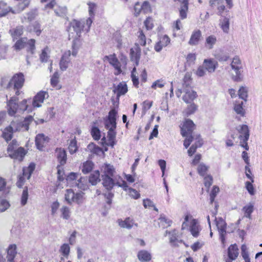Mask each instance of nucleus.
Wrapping results in <instances>:
<instances>
[{
    "label": "nucleus",
    "mask_w": 262,
    "mask_h": 262,
    "mask_svg": "<svg viewBox=\"0 0 262 262\" xmlns=\"http://www.w3.org/2000/svg\"><path fill=\"white\" fill-rule=\"evenodd\" d=\"M18 98L16 97H12L8 102V113L10 116H13L17 112L27 111L30 113L34 107L32 103H30L28 99H24L19 104L17 103Z\"/></svg>",
    "instance_id": "1"
},
{
    "label": "nucleus",
    "mask_w": 262,
    "mask_h": 262,
    "mask_svg": "<svg viewBox=\"0 0 262 262\" xmlns=\"http://www.w3.org/2000/svg\"><path fill=\"white\" fill-rule=\"evenodd\" d=\"M195 128L193 122L189 119H186L181 127V134L185 139L184 141V146L187 148L193 140L194 137L192 136L193 131Z\"/></svg>",
    "instance_id": "2"
},
{
    "label": "nucleus",
    "mask_w": 262,
    "mask_h": 262,
    "mask_svg": "<svg viewBox=\"0 0 262 262\" xmlns=\"http://www.w3.org/2000/svg\"><path fill=\"white\" fill-rule=\"evenodd\" d=\"M27 41V38L26 37L21 38L18 39L15 42L14 48L15 50H20L27 46V52H30L31 54H33L35 49V40L34 39H31L29 40L28 42Z\"/></svg>",
    "instance_id": "3"
},
{
    "label": "nucleus",
    "mask_w": 262,
    "mask_h": 262,
    "mask_svg": "<svg viewBox=\"0 0 262 262\" xmlns=\"http://www.w3.org/2000/svg\"><path fill=\"white\" fill-rule=\"evenodd\" d=\"M25 82L24 76L22 73L14 75L9 82L7 88L13 87L14 89H20L22 88Z\"/></svg>",
    "instance_id": "4"
},
{
    "label": "nucleus",
    "mask_w": 262,
    "mask_h": 262,
    "mask_svg": "<svg viewBox=\"0 0 262 262\" xmlns=\"http://www.w3.org/2000/svg\"><path fill=\"white\" fill-rule=\"evenodd\" d=\"M239 133L241 134L239 136L241 143H243V144H241V146L246 150H248L249 146L248 145L247 141L249 138V130L248 126L247 125H242L239 130Z\"/></svg>",
    "instance_id": "5"
},
{
    "label": "nucleus",
    "mask_w": 262,
    "mask_h": 262,
    "mask_svg": "<svg viewBox=\"0 0 262 262\" xmlns=\"http://www.w3.org/2000/svg\"><path fill=\"white\" fill-rule=\"evenodd\" d=\"M215 221H216V225L219 230L220 238L222 243L224 245L225 243V235L226 234V223L222 217L219 219L215 217Z\"/></svg>",
    "instance_id": "6"
},
{
    "label": "nucleus",
    "mask_w": 262,
    "mask_h": 262,
    "mask_svg": "<svg viewBox=\"0 0 262 262\" xmlns=\"http://www.w3.org/2000/svg\"><path fill=\"white\" fill-rule=\"evenodd\" d=\"M46 96H49L48 93L45 91H40L35 96L33 100L29 99V103H32L34 107H39L41 106L40 103L43 102Z\"/></svg>",
    "instance_id": "7"
},
{
    "label": "nucleus",
    "mask_w": 262,
    "mask_h": 262,
    "mask_svg": "<svg viewBox=\"0 0 262 262\" xmlns=\"http://www.w3.org/2000/svg\"><path fill=\"white\" fill-rule=\"evenodd\" d=\"M84 25L81 21L74 19L71 22L70 26L68 29V31L72 34L73 32L72 31L73 30L76 33V36L79 37L80 35L81 31Z\"/></svg>",
    "instance_id": "8"
},
{
    "label": "nucleus",
    "mask_w": 262,
    "mask_h": 262,
    "mask_svg": "<svg viewBox=\"0 0 262 262\" xmlns=\"http://www.w3.org/2000/svg\"><path fill=\"white\" fill-rule=\"evenodd\" d=\"M50 139L43 134H38L35 137V145L39 150H42L45 145L49 142Z\"/></svg>",
    "instance_id": "9"
},
{
    "label": "nucleus",
    "mask_w": 262,
    "mask_h": 262,
    "mask_svg": "<svg viewBox=\"0 0 262 262\" xmlns=\"http://www.w3.org/2000/svg\"><path fill=\"white\" fill-rule=\"evenodd\" d=\"M141 50L138 45L130 49V58L132 61L135 62V66H138L139 63V60L141 56Z\"/></svg>",
    "instance_id": "10"
},
{
    "label": "nucleus",
    "mask_w": 262,
    "mask_h": 262,
    "mask_svg": "<svg viewBox=\"0 0 262 262\" xmlns=\"http://www.w3.org/2000/svg\"><path fill=\"white\" fill-rule=\"evenodd\" d=\"M105 58L107 59L109 63L117 71V73H115V75H118L122 72L120 63L115 54L105 56Z\"/></svg>",
    "instance_id": "11"
},
{
    "label": "nucleus",
    "mask_w": 262,
    "mask_h": 262,
    "mask_svg": "<svg viewBox=\"0 0 262 262\" xmlns=\"http://www.w3.org/2000/svg\"><path fill=\"white\" fill-rule=\"evenodd\" d=\"M183 91L185 93L183 96V100L187 103H191L198 96L196 92L191 89H186Z\"/></svg>",
    "instance_id": "12"
},
{
    "label": "nucleus",
    "mask_w": 262,
    "mask_h": 262,
    "mask_svg": "<svg viewBox=\"0 0 262 262\" xmlns=\"http://www.w3.org/2000/svg\"><path fill=\"white\" fill-rule=\"evenodd\" d=\"M70 51L65 52L62 55L59 62L60 69L61 71H66L68 68L69 63L70 62Z\"/></svg>",
    "instance_id": "13"
},
{
    "label": "nucleus",
    "mask_w": 262,
    "mask_h": 262,
    "mask_svg": "<svg viewBox=\"0 0 262 262\" xmlns=\"http://www.w3.org/2000/svg\"><path fill=\"white\" fill-rule=\"evenodd\" d=\"M114 93H117V105L119 104V97L121 95L125 94L127 92V87L126 83L120 82L113 90Z\"/></svg>",
    "instance_id": "14"
},
{
    "label": "nucleus",
    "mask_w": 262,
    "mask_h": 262,
    "mask_svg": "<svg viewBox=\"0 0 262 262\" xmlns=\"http://www.w3.org/2000/svg\"><path fill=\"white\" fill-rule=\"evenodd\" d=\"M55 155L60 165H63L67 162V153L62 148H57L55 150Z\"/></svg>",
    "instance_id": "15"
},
{
    "label": "nucleus",
    "mask_w": 262,
    "mask_h": 262,
    "mask_svg": "<svg viewBox=\"0 0 262 262\" xmlns=\"http://www.w3.org/2000/svg\"><path fill=\"white\" fill-rule=\"evenodd\" d=\"M33 121V117L32 116L30 115L26 117L23 121L18 124L17 130L28 131L29 129V125Z\"/></svg>",
    "instance_id": "16"
},
{
    "label": "nucleus",
    "mask_w": 262,
    "mask_h": 262,
    "mask_svg": "<svg viewBox=\"0 0 262 262\" xmlns=\"http://www.w3.org/2000/svg\"><path fill=\"white\" fill-rule=\"evenodd\" d=\"M202 37V32L200 30H196L193 31L190 38L188 41V44L190 46H196L199 44L201 37Z\"/></svg>",
    "instance_id": "17"
},
{
    "label": "nucleus",
    "mask_w": 262,
    "mask_h": 262,
    "mask_svg": "<svg viewBox=\"0 0 262 262\" xmlns=\"http://www.w3.org/2000/svg\"><path fill=\"white\" fill-rule=\"evenodd\" d=\"M16 248L15 244H11L8 247L7 258L9 262H13L17 254Z\"/></svg>",
    "instance_id": "18"
},
{
    "label": "nucleus",
    "mask_w": 262,
    "mask_h": 262,
    "mask_svg": "<svg viewBox=\"0 0 262 262\" xmlns=\"http://www.w3.org/2000/svg\"><path fill=\"white\" fill-rule=\"evenodd\" d=\"M232 69L234 71L235 75H232V79L235 82H240L243 80L242 74V66H231Z\"/></svg>",
    "instance_id": "19"
},
{
    "label": "nucleus",
    "mask_w": 262,
    "mask_h": 262,
    "mask_svg": "<svg viewBox=\"0 0 262 262\" xmlns=\"http://www.w3.org/2000/svg\"><path fill=\"white\" fill-rule=\"evenodd\" d=\"M26 155L25 149L22 147H19L16 150L10 154L9 156L14 159L21 160Z\"/></svg>",
    "instance_id": "20"
},
{
    "label": "nucleus",
    "mask_w": 262,
    "mask_h": 262,
    "mask_svg": "<svg viewBox=\"0 0 262 262\" xmlns=\"http://www.w3.org/2000/svg\"><path fill=\"white\" fill-rule=\"evenodd\" d=\"M102 184L108 191L111 190L116 184L114 180L109 176L104 175L102 176Z\"/></svg>",
    "instance_id": "21"
},
{
    "label": "nucleus",
    "mask_w": 262,
    "mask_h": 262,
    "mask_svg": "<svg viewBox=\"0 0 262 262\" xmlns=\"http://www.w3.org/2000/svg\"><path fill=\"white\" fill-rule=\"evenodd\" d=\"M204 67L210 73L214 72L217 66V62L213 61L211 59H205L203 62Z\"/></svg>",
    "instance_id": "22"
},
{
    "label": "nucleus",
    "mask_w": 262,
    "mask_h": 262,
    "mask_svg": "<svg viewBox=\"0 0 262 262\" xmlns=\"http://www.w3.org/2000/svg\"><path fill=\"white\" fill-rule=\"evenodd\" d=\"M238 255V249L236 244L231 245L228 249V257L235 259Z\"/></svg>",
    "instance_id": "23"
},
{
    "label": "nucleus",
    "mask_w": 262,
    "mask_h": 262,
    "mask_svg": "<svg viewBox=\"0 0 262 262\" xmlns=\"http://www.w3.org/2000/svg\"><path fill=\"white\" fill-rule=\"evenodd\" d=\"M137 256L139 260L141 262L149 261L151 259V255L150 253L147 251L144 250L139 251Z\"/></svg>",
    "instance_id": "24"
},
{
    "label": "nucleus",
    "mask_w": 262,
    "mask_h": 262,
    "mask_svg": "<svg viewBox=\"0 0 262 262\" xmlns=\"http://www.w3.org/2000/svg\"><path fill=\"white\" fill-rule=\"evenodd\" d=\"M115 129L116 128H110L108 129V142L106 143V144L112 147H113L115 144V140L116 136V132H115Z\"/></svg>",
    "instance_id": "25"
},
{
    "label": "nucleus",
    "mask_w": 262,
    "mask_h": 262,
    "mask_svg": "<svg viewBox=\"0 0 262 262\" xmlns=\"http://www.w3.org/2000/svg\"><path fill=\"white\" fill-rule=\"evenodd\" d=\"M24 28L22 26H19L15 28L10 29L9 32L10 33L13 39H17L18 37L20 36L23 33Z\"/></svg>",
    "instance_id": "26"
},
{
    "label": "nucleus",
    "mask_w": 262,
    "mask_h": 262,
    "mask_svg": "<svg viewBox=\"0 0 262 262\" xmlns=\"http://www.w3.org/2000/svg\"><path fill=\"white\" fill-rule=\"evenodd\" d=\"M190 231L191 234L194 237H198L199 234V226L198 224L197 221L195 219L192 220L190 223Z\"/></svg>",
    "instance_id": "27"
},
{
    "label": "nucleus",
    "mask_w": 262,
    "mask_h": 262,
    "mask_svg": "<svg viewBox=\"0 0 262 262\" xmlns=\"http://www.w3.org/2000/svg\"><path fill=\"white\" fill-rule=\"evenodd\" d=\"M99 177L100 172L99 170H95L90 174L89 181L92 185H95L100 181Z\"/></svg>",
    "instance_id": "28"
},
{
    "label": "nucleus",
    "mask_w": 262,
    "mask_h": 262,
    "mask_svg": "<svg viewBox=\"0 0 262 262\" xmlns=\"http://www.w3.org/2000/svg\"><path fill=\"white\" fill-rule=\"evenodd\" d=\"M220 25L224 33H228L229 31V17H224L220 20Z\"/></svg>",
    "instance_id": "29"
},
{
    "label": "nucleus",
    "mask_w": 262,
    "mask_h": 262,
    "mask_svg": "<svg viewBox=\"0 0 262 262\" xmlns=\"http://www.w3.org/2000/svg\"><path fill=\"white\" fill-rule=\"evenodd\" d=\"M13 129L12 127L9 126L7 127L3 132L2 136L6 141L11 140L13 137Z\"/></svg>",
    "instance_id": "30"
},
{
    "label": "nucleus",
    "mask_w": 262,
    "mask_h": 262,
    "mask_svg": "<svg viewBox=\"0 0 262 262\" xmlns=\"http://www.w3.org/2000/svg\"><path fill=\"white\" fill-rule=\"evenodd\" d=\"M35 165L33 163H31L27 168L23 169V176L24 177H26L28 179H29L31 176L32 173L34 170Z\"/></svg>",
    "instance_id": "31"
},
{
    "label": "nucleus",
    "mask_w": 262,
    "mask_h": 262,
    "mask_svg": "<svg viewBox=\"0 0 262 262\" xmlns=\"http://www.w3.org/2000/svg\"><path fill=\"white\" fill-rule=\"evenodd\" d=\"M118 223L121 227L127 229L132 228L134 225L133 220H131L129 217L126 218L124 221L119 220Z\"/></svg>",
    "instance_id": "32"
},
{
    "label": "nucleus",
    "mask_w": 262,
    "mask_h": 262,
    "mask_svg": "<svg viewBox=\"0 0 262 262\" xmlns=\"http://www.w3.org/2000/svg\"><path fill=\"white\" fill-rule=\"evenodd\" d=\"M169 234L170 235L169 238V242L172 246H178V245L177 244V242L184 243L182 240H178L177 233H176V231L169 232Z\"/></svg>",
    "instance_id": "33"
},
{
    "label": "nucleus",
    "mask_w": 262,
    "mask_h": 262,
    "mask_svg": "<svg viewBox=\"0 0 262 262\" xmlns=\"http://www.w3.org/2000/svg\"><path fill=\"white\" fill-rule=\"evenodd\" d=\"M188 10V3L186 1L184 5H181L180 8V16L182 19L187 17V12Z\"/></svg>",
    "instance_id": "34"
},
{
    "label": "nucleus",
    "mask_w": 262,
    "mask_h": 262,
    "mask_svg": "<svg viewBox=\"0 0 262 262\" xmlns=\"http://www.w3.org/2000/svg\"><path fill=\"white\" fill-rule=\"evenodd\" d=\"M191 78L189 73L185 74L183 78V90L186 89H191Z\"/></svg>",
    "instance_id": "35"
},
{
    "label": "nucleus",
    "mask_w": 262,
    "mask_h": 262,
    "mask_svg": "<svg viewBox=\"0 0 262 262\" xmlns=\"http://www.w3.org/2000/svg\"><path fill=\"white\" fill-rule=\"evenodd\" d=\"M57 16L64 17L67 14V8L66 6H58L54 9Z\"/></svg>",
    "instance_id": "36"
},
{
    "label": "nucleus",
    "mask_w": 262,
    "mask_h": 262,
    "mask_svg": "<svg viewBox=\"0 0 262 262\" xmlns=\"http://www.w3.org/2000/svg\"><path fill=\"white\" fill-rule=\"evenodd\" d=\"M216 42V38L214 35H210L207 37L206 39L205 46L208 49H211L213 48L214 45Z\"/></svg>",
    "instance_id": "37"
},
{
    "label": "nucleus",
    "mask_w": 262,
    "mask_h": 262,
    "mask_svg": "<svg viewBox=\"0 0 262 262\" xmlns=\"http://www.w3.org/2000/svg\"><path fill=\"white\" fill-rule=\"evenodd\" d=\"M75 192L71 189H67L65 193V200L68 204H71L73 202Z\"/></svg>",
    "instance_id": "38"
},
{
    "label": "nucleus",
    "mask_w": 262,
    "mask_h": 262,
    "mask_svg": "<svg viewBox=\"0 0 262 262\" xmlns=\"http://www.w3.org/2000/svg\"><path fill=\"white\" fill-rule=\"evenodd\" d=\"M254 210V206L252 204H249L243 208V211L245 212V216L249 219H251V214Z\"/></svg>",
    "instance_id": "39"
},
{
    "label": "nucleus",
    "mask_w": 262,
    "mask_h": 262,
    "mask_svg": "<svg viewBox=\"0 0 262 262\" xmlns=\"http://www.w3.org/2000/svg\"><path fill=\"white\" fill-rule=\"evenodd\" d=\"M91 134L95 140L98 141L101 137L100 130L96 126H93L92 127Z\"/></svg>",
    "instance_id": "40"
},
{
    "label": "nucleus",
    "mask_w": 262,
    "mask_h": 262,
    "mask_svg": "<svg viewBox=\"0 0 262 262\" xmlns=\"http://www.w3.org/2000/svg\"><path fill=\"white\" fill-rule=\"evenodd\" d=\"M93 164L91 161H86L83 163L82 171L83 173L86 174L91 172L93 169Z\"/></svg>",
    "instance_id": "41"
},
{
    "label": "nucleus",
    "mask_w": 262,
    "mask_h": 262,
    "mask_svg": "<svg viewBox=\"0 0 262 262\" xmlns=\"http://www.w3.org/2000/svg\"><path fill=\"white\" fill-rule=\"evenodd\" d=\"M59 251L62 253V255L63 256L67 258L70 251V246L67 244H63L60 247Z\"/></svg>",
    "instance_id": "42"
},
{
    "label": "nucleus",
    "mask_w": 262,
    "mask_h": 262,
    "mask_svg": "<svg viewBox=\"0 0 262 262\" xmlns=\"http://www.w3.org/2000/svg\"><path fill=\"white\" fill-rule=\"evenodd\" d=\"M76 185L77 187L81 189H86L88 188L86 178L82 177L80 178Z\"/></svg>",
    "instance_id": "43"
},
{
    "label": "nucleus",
    "mask_w": 262,
    "mask_h": 262,
    "mask_svg": "<svg viewBox=\"0 0 262 262\" xmlns=\"http://www.w3.org/2000/svg\"><path fill=\"white\" fill-rule=\"evenodd\" d=\"M10 206V205L8 201L0 198V212L5 211Z\"/></svg>",
    "instance_id": "44"
},
{
    "label": "nucleus",
    "mask_w": 262,
    "mask_h": 262,
    "mask_svg": "<svg viewBox=\"0 0 262 262\" xmlns=\"http://www.w3.org/2000/svg\"><path fill=\"white\" fill-rule=\"evenodd\" d=\"M18 146L19 144H18L17 142L15 140H13L12 142L9 144L7 148V151L8 154L9 155L12 152H14L15 149L16 150L19 147Z\"/></svg>",
    "instance_id": "45"
},
{
    "label": "nucleus",
    "mask_w": 262,
    "mask_h": 262,
    "mask_svg": "<svg viewBox=\"0 0 262 262\" xmlns=\"http://www.w3.org/2000/svg\"><path fill=\"white\" fill-rule=\"evenodd\" d=\"M104 125L105 128L109 129L110 128H116V121L109 119L108 118L104 119Z\"/></svg>",
    "instance_id": "46"
},
{
    "label": "nucleus",
    "mask_w": 262,
    "mask_h": 262,
    "mask_svg": "<svg viewBox=\"0 0 262 262\" xmlns=\"http://www.w3.org/2000/svg\"><path fill=\"white\" fill-rule=\"evenodd\" d=\"M61 212V217L65 219L68 220L70 217V211L69 208L67 206H62L60 209Z\"/></svg>",
    "instance_id": "47"
},
{
    "label": "nucleus",
    "mask_w": 262,
    "mask_h": 262,
    "mask_svg": "<svg viewBox=\"0 0 262 262\" xmlns=\"http://www.w3.org/2000/svg\"><path fill=\"white\" fill-rule=\"evenodd\" d=\"M89 6V16L94 17L95 15V11L97 8V5L94 3L89 2L88 3Z\"/></svg>",
    "instance_id": "48"
},
{
    "label": "nucleus",
    "mask_w": 262,
    "mask_h": 262,
    "mask_svg": "<svg viewBox=\"0 0 262 262\" xmlns=\"http://www.w3.org/2000/svg\"><path fill=\"white\" fill-rule=\"evenodd\" d=\"M30 27L33 28L32 31L35 32L37 36H39L41 33V25L38 21H35Z\"/></svg>",
    "instance_id": "49"
},
{
    "label": "nucleus",
    "mask_w": 262,
    "mask_h": 262,
    "mask_svg": "<svg viewBox=\"0 0 262 262\" xmlns=\"http://www.w3.org/2000/svg\"><path fill=\"white\" fill-rule=\"evenodd\" d=\"M208 167L204 163H201L199 165L198 167V172L201 176H205L206 174Z\"/></svg>",
    "instance_id": "50"
},
{
    "label": "nucleus",
    "mask_w": 262,
    "mask_h": 262,
    "mask_svg": "<svg viewBox=\"0 0 262 262\" xmlns=\"http://www.w3.org/2000/svg\"><path fill=\"white\" fill-rule=\"evenodd\" d=\"M238 95L240 98L246 101L248 97V92L246 88L243 86L241 87L238 90Z\"/></svg>",
    "instance_id": "51"
},
{
    "label": "nucleus",
    "mask_w": 262,
    "mask_h": 262,
    "mask_svg": "<svg viewBox=\"0 0 262 262\" xmlns=\"http://www.w3.org/2000/svg\"><path fill=\"white\" fill-rule=\"evenodd\" d=\"M243 102L242 101L241 103L235 104L234 105V110L235 112L242 116L245 114V111L243 107Z\"/></svg>",
    "instance_id": "52"
},
{
    "label": "nucleus",
    "mask_w": 262,
    "mask_h": 262,
    "mask_svg": "<svg viewBox=\"0 0 262 262\" xmlns=\"http://www.w3.org/2000/svg\"><path fill=\"white\" fill-rule=\"evenodd\" d=\"M197 109V106L194 103H191L188 105L185 110V113L187 116H188L193 114Z\"/></svg>",
    "instance_id": "53"
},
{
    "label": "nucleus",
    "mask_w": 262,
    "mask_h": 262,
    "mask_svg": "<svg viewBox=\"0 0 262 262\" xmlns=\"http://www.w3.org/2000/svg\"><path fill=\"white\" fill-rule=\"evenodd\" d=\"M28 199V188L27 187H26L23 191L21 198V204L23 206H24L27 204Z\"/></svg>",
    "instance_id": "54"
},
{
    "label": "nucleus",
    "mask_w": 262,
    "mask_h": 262,
    "mask_svg": "<svg viewBox=\"0 0 262 262\" xmlns=\"http://www.w3.org/2000/svg\"><path fill=\"white\" fill-rule=\"evenodd\" d=\"M193 140H195V143L193 144L194 145L196 146V147H200L203 144V140L201 137V135L200 134L197 135H193Z\"/></svg>",
    "instance_id": "55"
},
{
    "label": "nucleus",
    "mask_w": 262,
    "mask_h": 262,
    "mask_svg": "<svg viewBox=\"0 0 262 262\" xmlns=\"http://www.w3.org/2000/svg\"><path fill=\"white\" fill-rule=\"evenodd\" d=\"M213 182V178L211 175H207L204 177V185L206 187L207 190L209 189L210 186L212 185Z\"/></svg>",
    "instance_id": "56"
},
{
    "label": "nucleus",
    "mask_w": 262,
    "mask_h": 262,
    "mask_svg": "<svg viewBox=\"0 0 262 262\" xmlns=\"http://www.w3.org/2000/svg\"><path fill=\"white\" fill-rule=\"evenodd\" d=\"M68 148L71 154L75 153L77 150L76 141L74 140H71Z\"/></svg>",
    "instance_id": "57"
},
{
    "label": "nucleus",
    "mask_w": 262,
    "mask_h": 262,
    "mask_svg": "<svg viewBox=\"0 0 262 262\" xmlns=\"http://www.w3.org/2000/svg\"><path fill=\"white\" fill-rule=\"evenodd\" d=\"M219 188L217 186H214L210 193V203L212 204L214 202L215 198L216 196L217 193L219 192Z\"/></svg>",
    "instance_id": "58"
},
{
    "label": "nucleus",
    "mask_w": 262,
    "mask_h": 262,
    "mask_svg": "<svg viewBox=\"0 0 262 262\" xmlns=\"http://www.w3.org/2000/svg\"><path fill=\"white\" fill-rule=\"evenodd\" d=\"M115 171L113 166L110 164H106L104 167V172L106 173L105 175L113 177L114 172Z\"/></svg>",
    "instance_id": "59"
},
{
    "label": "nucleus",
    "mask_w": 262,
    "mask_h": 262,
    "mask_svg": "<svg viewBox=\"0 0 262 262\" xmlns=\"http://www.w3.org/2000/svg\"><path fill=\"white\" fill-rule=\"evenodd\" d=\"M37 15V9H33L27 13V18L30 21L33 20Z\"/></svg>",
    "instance_id": "60"
},
{
    "label": "nucleus",
    "mask_w": 262,
    "mask_h": 262,
    "mask_svg": "<svg viewBox=\"0 0 262 262\" xmlns=\"http://www.w3.org/2000/svg\"><path fill=\"white\" fill-rule=\"evenodd\" d=\"M142 10L144 13H147L151 11L150 5L147 1H144L142 4Z\"/></svg>",
    "instance_id": "61"
},
{
    "label": "nucleus",
    "mask_w": 262,
    "mask_h": 262,
    "mask_svg": "<svg viewBox=\"0 0 262 262\" xmlns=\"http://www.w3.org/2000/svg\"><path fill=\"white\" fill-rule=\"evenodd\" d=\"M6 182L5 180L0 177V191H4L5 193H8L9 190L6 188Z\"/></svg>",
    "instance_id": "62"
},
{
    "label": "nucleus",
    "mask_w": 262,
    "mask_h": 262,
    "mask_svg": "<svg viewBox=\"0 0 262 262\" xmlns=\"http://www.w3.org/2000/svg\"><path fill=\"white\" fill-rule=\"evenodd\" d=\"M165 83L162 79H158L152 83L151 88L156 89L157 87L162 88L164 86Z\"/></svg>",
    "instance_id": "63"
},
{
    "label": "nucleus",
    "mask_w": 262,
    "mask_h": 262,
    "mask_svg": "<svg viewBox=\"0 0 262 262\" xmlns=\"http://www.w3.org/2000/svg\"><path fill=\"white\" fill-rule=\"evenodd\" d=\"M139 35L138 36L139 38V42L140 44V45L142 46H144L146 45V37L145 35L143 33V32L142 30H140L139 31Z\"/></svg>",
    "instance_id": "64"
}]
</instances>
